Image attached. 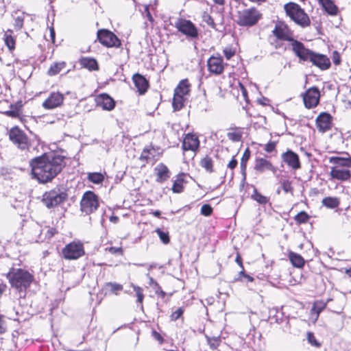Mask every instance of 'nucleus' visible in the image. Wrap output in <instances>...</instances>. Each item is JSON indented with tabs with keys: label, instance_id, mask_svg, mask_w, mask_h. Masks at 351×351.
<instances>
[{
	"label": "nucleus",
	"instance_id": "nucleus-26",
	"mask_svg": "<svg viewBox=\"0 0 351 351\" xmlns=\"http://www.w3.org/2000/svg\"><path fill=\"white\" fill-rule=\"evenodd\" d=\"M78 62L80 65L89 71H97L99 70V65L96 58L93 57H81Z\"/></svg>",
	"mask_w": 351,
	"mask_h": 351
},
{
	"label": "nucleus",
	"instance_id": "nucleus-17",
	"mask_svg": "<svg viewBox=\"0 0 351 351\" xmlns=\"http://www.w3.org/2000/svg\"><path fill=\"white\" fill-rule=\"evenodd\" d=\"M64 101V95L60 91H52L44 100L42 107L45 110H53L61 107Z\"/></svg>",
	"mask_w": 351,
	"mask_h": 351
},
{
	"label": "nucleus",
	"instance_id": "nucleus-62",
	"mask_svg": "<svg viewBox=\"0 0 351 351\" xmlns=\"http://www.w3.org/2000/svg\"><path fill=\"white\" fill-rule=\"evenodd\" d=\"M150 285L154 286L155 291H160L162 289L158 282L154 280L153 278L150 279Z\"/></svg>",
	"mask_w": 351,
	"mask_h": 351
},
{
	"label": "nucleus",
	"instance_id": "nucleus-24",
	"mask_svg": "<svg viewBox=\"0 0 351 351\" xmlns=\"http://www.w3.org/2000/svg\"><path fill=\"white\" fill-rule=\"evenodd\" d=\"M156 176V182L163 183L169 180L171 176V171L168 167L163 162L158 163L154 169Z\"/></svg>",
	"mask_w": 351,
	"mask_h": 351
},
{
	"label": "nucleus",
	"instance_id": "nucleus-5",
	"mask_svg": "<svg viewBox=\"0 0 351 351\" xmlns=\"http://www.w3.org/2000/svg\"><path fill=\"white\" fill-rule=\"evenodd\" d=\"M263 18V14L256 7L252 6L238 10L236 13L235 23L239 27H252L256 25Z\"/></svg>",
	"mask_w": 351,
	"mask_h": 351
},
{
	"label": "nucleus",
	"instance_id": "nucleus-53",
	"mask_svg": "<svg viewBox=\"0 0 351 351\" xmlns=\"http://www.w3.org/2000/svg\"><path fill=\"white\" fill-rule=\"evenodd\" d=\"M213 213V208L210 204H205L201 207L200 213L205 217H209L212 215Z\"/></svg>",
	"mask_w": 351,
	"mask_h": 351
},
{
	"label": "nucleus",
	"instance_id": "nucleus-28",
	"mask_svg": "<svg viewBox=\"0 0 351 351\" xmlns=\"http://www.w3.org/2000/svg\"><path fill=\"white\" fill-rule=\"evenodd\" d=\"M191 84L189 80L186 78L181 80L174 89L173 93H178L180 95L187 97L191 93Z\"/></svg>",
	"mask_w": 351,
	"mask_h": 351
},
{
	"label": "nucleus",
	"instance_id": "nucleus-50",
	"mask_svg": "<svg viewBox=\"0 0 351 351\" xmlns=\"http://www.w3.org/2000/svg\"><path fill=\"white\" fill-rule=\"evenodd\" d=\"M306 338L308 343H310L312 346L316 348L321 347V343L317 340L313 332H308L306 334Z\"/></svg>",
	"mask_w": 351,
	"mask_h": 351
},
{
	"label": "nucleus",
	"instance_id": "nucleus-36",
	"mask_svg": "<svg viewBox=\"0 0 351 351\" xmlns=\"http://www.w3.org/2000/svg\"><path fill=\"white\" fill-rule=\"evenodd\" d=\"M251 157V151L249 147H247L241 157V162H240V169H241V173L243 176V180L246 178L247 175V162L250 160Z\"/></svg>",
	"mask_w": 351,
	"mask_h": 351
},
{
	"label": "nucleus",
	"instance_id": "nucleus-49",
	"mask_svg": "<svg viewBox=\"0 0 351 351\" xmlns=\"http://www.w3.org/2000/svg\"><path fill=\"white\" fill-rule=\"evenodd\" d=\"M156 232L158 235L160 241L164 244H168L170 242L169 235V233L167 232H163L159 228H158L156 229Z\"/></svg>",
	"mask_w": 351,
	"mask_h": 351
},
{
	"label": "nucleus",
	"instance_id": "nucleus-8",
	"mask_svg": "<svg viewBox=\"0 0 351 351\" xmlns=\"http://www.w3.org/2000/svg\"><path fill=\"white\" fill-rule=\"evenodd\" d=\"M68 199L66 191L53 189L43 193L41 202L47 208H53L65 202Z\"/></svg>",
	"mask_w": 351,
	"mask_h": 351
},
{
	"label": "nucleus",
	"instance_id": "nucleus-40",
	"mask_svg": "<svg viewBox=\"0 0 351 351\" xmlns=\"http://www.w3.org/2000/svg\"><path fill=\"white\" fill-rule=\"evenodd\" d=\"M322 205L328 208H335L339 206L340 202L336 197H326L322 201Z\"/></svg>",
	"mask_w": 351,
	"mask_h": 351
},
{
	"label": "nucleus",
	"instance_id": "nucleus-33",
	"mask_svg": "<svg viewBox=\"0 0 351 351\" xmlns=\"http://www.w3.org/2000/svg\"><path fill=\"white\" fill-rule=\"evenodd\" d=\"M199 166L208 173L215 172L214 160L210 155L206 154L200 159Z\"/></svg>",
	"mask_w": 351,
	"mask_h": 351
},
{
	"label": "nucleus",
	"instance_id": "nucleus-43",
	"mask_svg": "<svg viewBox=\"0 0 351 351\" xmlns=\"http://www.w3.org/2000/svg\"><path fill=\"white\" fill-rule=\"evenodd\" d=\"M280 184L282 190L285 193H290L291 195L293 194L294 188L292 184V181L289 180V179L282 178L280 180Z\"/></svg>",
	"mask_w": 351,
	"mask_h": 351
},
{
	"label": "nucleus",
	"instance_id": "nucleus-7",
	"mask_svg": "<svg viewBox=\"0 0 351 351\" xmlns=\"http://www.w3.org/2000/svg\"><path fill=\"white\" fill-rule=\"evenodd\" d=\"M8 136L9 141L22 152H28L32 147V140L18 125L12 127L8 131Z\"/></svg>",
	"mask_w": 351,
	"mask_h": 351
},
{
	"label": "nucleus",
	"instance_id": "nucleus-38",
	"mask_svg": "<svg viewBox=\"0 0 351 351\" xmlns=\"http://www.w3.org/2000/svg\"><path fill=\"white\" fill-rule=\"evenodd\" d=\"M104 287L108 290L109 293L118 295L123 289V286L117 282H108L104 285Z\"/></svg>",
	"mask_w": 351,
	"mask_h": 351
},
{
	"label": "nucleus",
	"instance_id": "nucleus-10",
	"mask_svg": "<svg viewBox=\"0 0 351 351\" xmlns=\"http://www.w3.org/2000/svg\"><path fill=\"white\" fill-rule=\"evenodd\" d=\"M99 204V196L92 191H87L82 195L80 202V210L82 213L88 215L96 212Z\"/></svg>",
	"mask_w": 351,
	"mask_h": 351
},
{
	"label": "nucleus",
	"instance_id": "nucleus-45",
	"mask_svg": "<svg viewBox=\"0 0 351 351\" xmlns=\"http://www.w3.org/2000/svg\"><path fill=\"white\" fill-rule=\"evenodd\" d=\"M206 341L209 346V348L212 350H217L221 343V339L220 336L217 337H207L206 336Z\"/></svg>",
	"mask_w": 351,
	"mask_h": 351
},
{
	"label": "nucleus",
	"instance_id": "nucleus-55",
	"mask_svg": "<svg viewBox=\"0 0 351 351\" xmlns=\"http://www.w3.org/2000/svg\"><path fill=\"white\" fill-rule=\"evenodd\" d=\"M105 250L112 254H118V255H121V256H123V253H124L123 249L122 247H106L105 249Z\"/></svg>",
	"mask_w": 351,
	"mask_h": 351
},
{
	"label": "nucleus",
	"instance_id": "nucleus-42",
	"mask_svg": "<svg viewBox=\"0 0 351 351\" xmlns=\"http://www.w3.org/2000/svg\"><path fill=\"white\" fill-rule=\"evenodd\" d=\"M311 216L306 211H300L294 217L293 219L297 225L304 224L308 222Z\"/></svg>",
	"mask_w": 351,
	"mask_h": 351
},
{
	"label": "nucleus",
	"instance_id": "nucleus-48",
	"mask_svg": "<svg viewBox=\"0 0 351 351\" xmlns=\"http://www.w3.org/2000/svg\"><path fill=\"white\" fill-rule=\"evenodd\" d=\"M184 308L183 306L178 308L175 311L172 312L169 316L171 321L176 322L179 319H184L183 314Z\"/></svg>",
	"mask_w": 351,
	"mask_h": 351
},
{
	"label": "nucleus",
	"instance_id": "nucleus-41",
	"mask_svg": "<svg viewBox=\"0 0 351 351\" xmlns=\"http://www.w3.org/2000/svg\"><path fill=\"white\" fill-rule=\"evenodd\" d=\"M350 157L343 158L339 156H332L329 158V162L330 163L337 165L339 167H348Z\"/></svg>",
	"mask_w": 351,
	"mask_h": 351
},
{
	"label": "nucleus",
	"instance_id": "nucleus-32",
	"mask_svg": "<svg viewBox=\"0 0 351 351\" xmlns=\"http://www.w3.org/2000/svg\"><path fill=\"white\" fill-rule=\"evenodd\" d=\"M288 258L290 261L291 265L296 268L302 269L304 267L305 265L304 258L299 254L294 252L293 251H289L288 252Z\"/></svg>",
	"mask_w": 351,
	"mask_h": 351
},
{
	"label": "nucleus",
	"instance_id": "nucleus-61",
	"mask_svg": "<svg viewBox=\"0 0 351 351\" xmlns=\"http://www.w3.org/2000/svg\"><path fill=\"white\" fill-rule=\"evenodd\" d=\"M235 262L239 265L241 269H243V259L239 251L237 252Z\"/></svg>",
	"mask_w": 351,
	"mask_h": 351
},
{
	"label": "nucleus",
	"instance_id": "nucleus-21",
	"mask_svg": "<svg viewBox=\"0 0 351 351\" xmlns=\"http://www.w3.org/2000/svg\"><path fill=\"white\" fill-rule=\"evenodd\" d=\"M23 103L18 101L14 104H10V110L2 112L1 113L6 117L17 119L21 123H24L26 121L25 115L23 113Z\"/></svg>",
	"mask_w": 351,
	"mask_h": 351
},
{
	"label": "nucleus",
	"instance_id": "nucleus-6",
	"mask_svg": "<svg viewBox=\"0 0 351 351\" xmlns=\"http://www.w3.org/2000/svg\"><path fill=\"white\" fill-rule=\"evenodd\" d=\"M286 15L296 25L301 27H306L311 25L308 15L301 6L295 2H289L284 5Z\"/></svg>",
	"mask_w": 351,
	"mask_h": 351
},
{
	"label": "nucleus",
	"instance_id": "nucleus-12",
	"mask_svg": "<svg viewBox=\"0 0 351 351\" xmlns=\"http://www.w3.org/2000/svg\"><path fill=\"white\" fill-rule=\"evenodd\" d=\"M97 40L107 48H119L122 43L118 36L108 29H99L97 32Z\"/></svg>",
	"mask_w": 351,
	"mask_h": 351
},
{
	"label": "nucleus",
	"instance_id": "nucleus-58",
	"mask_svg": "<svg viewBox=\"0 0 351 351\" xmlns=\"http://www.w3.org/2000/svg\"><path fill=\"white\" fill-rule=\"evenodd\" d=\"M152 337L160 343L162 344L165 341L163 337L155 330L152 331Z\"/></svg>",
	"mask_w": 351,
	"mask_h": 351
},
{
	"label": "nucleus",
	"instance_id": "nucleus-46",
	"mask_svg": "<svg viewBox=\"0 0 351 351\" xmlns=\"http://www.w3.org/2000/svg\"><path fill=\"white\" fill-rule=\"evenodd\" d=\"M88 180L94 184H100L104 180V176L101 173L93 172L88 173Z\"/></svg>",
	"mask_w": 351,
	"mask_h": 351
},
{
	"label": "nucleus",
	"instance_id": "nucleus-29",
	"mask_svg": "<svg viewBox=\"0 0 351 351\" xmlns=\"http://www.w3.org/2000/svg\"><path fill=\"white\" fill-rule=\"evenodd\" d=\"M186 174L184 173H178L173 182L171 190L174 193H181L184 191Z\"/></svg>",
	"mask_w": 351,
	"mask_h": 351
},
{
	"label": "nucleus",
	"instance_id": "nucleus-15",
	"mask_svg": "<svg viewBox=\"0 0 351 351\" xmlns=\"http://www.w3.org/2000/svg\"><path fill=\"white\" fill-rule=\"evenodd\" d=\"M200 147V141L197 134L189 132L183 136L181 148L184 152H191L197 154Z\"/></svg>",
	"mask_w": 351,
	"mask_h": 351
},
{
	"label": "nucleus",
	"instance_id": "nucleus-18",
	"mask_svg": "<svg viewBox=\"0 0 351 351\" xmlns=\"http://www.w3.org/2000/svg\"><path fill=\"white\" fill-rule=\"evenodd\" d=\"M281 158L282 162L293 170H298L302 167L298 154L291 149H287L285 152L282 153Z\"/></svg>",
	"mask_w": 351,
	"mask_h": 351
},
{
	"label": "nucleus",
	"instance_id": "nucleus-57",
	"mask_svg": "<svg viewBox=\"0 0 351 351\" xmlns=\"http://www.w3.org/2000/svg\"><path fill=\"white\" fill-rule=\"evenodd\" d=\"M237 165L238 160L236 158V156H233L231 160L228 163L227 167L232 171V173H233V171L237 167Z\"/></svg>",
	"mask_w": 351,
	"mask_h": 351
},
{
	"label": "nucleus",
	"instance_id": "nucleus-34",
	"mask_svg": "<svg viewBox=\"0 0 351 351\" xmlns=\"http://www.w3.org/2000/svg\"><path fill=\"white\" fill-rule=\"evenodd\" d=\"M67 66L65 61L53 62L49 67L47 74L49 76H55L63 71Z\"/></svg>",
	"mask_w": 351,
	"mask_h": 351
},
{
	"label": "nucleus",
	"instance_id": "nucleus-16",
	"mask_svg": "<svg viewBox=\"0 0 351 351\" xmlns=\"http://www.w3.org/2000/svg\"><path fill=\"white\" fill-rule=\"evenodd\" d=\"M207 69L208 72L214 75H221L225 70L227 64L224 62L223 57L217 53L216 56H211L207 60Z\"/></svg>",
	"mask_w": 351,
	"mask_h": 351
},
{
	"label": "nucleus",
	"instance_id": "nucleus-4",
	"mask_svg": "<svg viewBox=\"0 0 351 351\" xmlns=\"http://www.w3.org/2000/svg\"><path fill=\"white\" fill-rule=\"evenodd\" d=\"M295 56L300 60L311 62L321 71L328 70L331 66L330 60L326 55L313 51L306 48L304 45L302 46Z\"/></svg>",
	"mask_w": 351,
	"mask_h": 351
},
{
	"label": "nucleus",
	"instance_id": "nucleus-22",
	"mask_svg": "<svg viewBox=\"0 0 351 351\" xmlns=\"http://www.w3.org/2000/svg\"><path fill=\"white\" fill-rule=\"evenodd\" d=\"M331 180L340 182H348L351 179V171L348 169H343L338 166L332 167L329 173Z\"/></svg>",
	"mask_w": 351,
	"mask_h": 351
},
{
	"label": "nucleus",
	"instance_id": "nucleus-27",
	"mask_svg": "<svg viewBox=\"0 0 351 351\" xmlns=\"http://www.w3.org/2000/svg\"><path fill=\"white\" fill-rule=\"evenodd\" d=\"M3 40L5 47L10 53H12L16 49V36L14 34V31L8 29L3 33Z\"/></svg>",
	"mask_w": 351,
	"mask_h": 351
},
{
	"label": "nucleus",
	"instance_id": "nucleus-47",
	"mask_svg": "<svg viewBox=\"0 0 351 351\" xmlns=\"http://www.w3.org/2000/svg\"><path fill=\"white\" fill-rule=\"evenodd\" d=\"M25 13H21L14 17V27L16 30H20L23 27L25 21Z\"/></svg>",
	"mask_w": 351,
	"mask_h": 351
},
{
	"label": "nucleus",
	"instance_id": "nucleus-52",
	"mask_svg": "<svg viewBox=\"0 0 351 351\" xmlns=\"http://www.w3.org/2000/svg\"><path fill=\"white\" fill-rule=\"evenodd\" d=\"M202 19H203V21L210 27H212L213 29L216 28V26H217L216 23H215L213 18L212 17V16L210 14H208L206 12H204V14L202 15Z\"/></svg>",
	"mask_w": 351,
	"mask_h": 351
},
{
	"label": "nucleus",
	"instance_id": "nucleus-1",
	"mask_svg": "<svg viewBox=\"0 0 351 351\" xmlns=\"http://www.w3.org/2000/svg\"><path fill=\"white\" fill-rule=\"evenodd\" d=\"M66 157L57 152L44 153L29 161L31 174L40 184L51 182L66 165Z\"/></svg>",
	"mask_w": 351,
	"mask_h": 351
},
{
	"label": "nucleus",
	"instance_id": "nucleus-54",
	"mask_svg": "<svg viewBox=\"0 0 351 351\" xmlns=\"http://www.w3.org/2000/svg\"><path fill=\"white\" fill-rule=\"evenodd\" d=\"M278 142L277 141H270L264 146V150L267 153H271L276 151V146H277Z\"/></svg>",
	"mask_w": 351,
	"mask_h": 351
},
{
	"label": "nucleus",
	"instance_id": "nucleus-37",
	"mask_svg": "<svg viewBox=\"0 0 351 351\" xmlns=\"http://www.w3.org/2000/svg\"><path fill=\"white\" fill-rule=\"evenodd\" d=\"M186 100L187 97L180 95L178 93H173L172 99V108L173 111H179L182 110L184 107Z\"/></svg>",
	"mask_w": 351,
	"mask_h": 351
},
{
	"label": "nucleus",
	"instance_id": "nucleus-31",
	"mask_svg": "<svg viewBox=\"0 0 351 351\" xmlns=\"http://www.w3.org/2000/svg\"><path fill=\"white\" fill-rule=\"evenodd\" d=\"M318 2L328 14L336 16L338 14V8L332 0H318Z\"/></svg>",
	"mask_w": 351,
	"mask_h": 351
},
{
	"label": "nucleus",
	"instance_id": "nucleus-20",
	"mask_svg": "<svg viewBox=\"0 0 351 351\" xmlns=\"http://www.w3.org/2000/svg\"><path fill=\"white\" fill-rule=\"evenodd\" d=\"M96 106L104 110L111 111L116 106V101L107 93H100L95 96Z\"/></svg>",
	"mask_w": 351,
	"mask_h": 351
},
{
	"label": "nucleus",
	"instance_id": "nucleus-39",
	"mask_svg": "<svg viewBox=\"0 0 351 351\" xmlns=\"http://www.w3.org/2000/svg\"><path fill=\"white\" fill-rule=\"evenodd\" d=\"M251 198L261 205H265L269 202L270 198L265 195H263L258 191L256 188H254L253 193L251 195Z\"/></svg>",
	"mask_w": 351,
	"mask_h": 351
},
{
	"label": "nucleus",
	"instance_id": "nucleus-23",
	"mask_svg": "<svg viewBox=\"0 0 351 351\" xmlns=\"http://www.w3.org/2000/svg\"><path fill=\"white\" fill-rule=\"evenodd\" d=\"M132 82L137 89L138 95H145L149 88V82L143 75L136 73L132 77Z\"/></svg>",
	"mask_w": 351,
	"mask_h": 351
},
{
	"label": "nucleus",
	"instance_id": "nucleus-64",
	"mask_svg": "<svg viewBox=\"0 0 351 351\" xmlns=\"http://www.w3.org/2000/svg\"><path fill=\"white\" fill-rule=\"evenodd\" d=\"M7 289V285L3 280H0V295H1Z\"/></svg>",
	"mask_w": 351,
	"mask_h": 351
},
{
	"label": "nucleus",
	"instance_id": "nucleus-25",
	"mask_svg": "<svg viewBox=\"0 0 351 351\" xmlns=\"http://www.w3.org/2000/svg\"><path fill=\"white\" fill-rule=\"evenodd\" d=\"M254 169L256 171L262 173L265 171H276V167L272 162L265 158H256L254 162Z\"/></svg>",
	"mask_w": 351,
	"mask_h": 351
},
{
	"label": "nucleus",
	"instance_id": "nucleus-11",
	"mask_svg": "<svg viewBox=\"0 0 351 351\" xmlns=\"http://www.w3.org/2000/svg\"><path fill=\"white\" fill-rule=\"evenodd\" d=\"M162 155L163 149L160 146L150 143L143 148L138 159L143 162V166L149 163L154 165Z\"/></svg>",
	"mask_w": 351,
	"mask_h": 351
},
{
	"label": "nucleus",
	"instance_id": "nucleus-2",
	"mask_svg": "<svg viewBox=\"0 0 351 351\" xmlns=\"http://www.w3.org/2000/svg\"><path fill=\"white\" fill-rule=\"evenodd\" d=\"M12 288L17 292H25L34 280V276L29 271L22 268L12 267L6 274Z\"/></svg>",
	"mask_w": 351,
	"mask_h": 351
},
{
	"label": "nucleus",
	"instance_id": "nucleus-35",
	"mask_svg": "<svg viewBox=\"0 0 351 351\" xmlns=\"http://www.w3.org/2000/svg\"><path fill=\"white\" fill-rule=\"evenodd\" d=\"M243 128L239 127L230 128L227 133L229 140L232 142H239L242 140Z\"/></svg>",
	"mask_w": 351,
	"mask_h": 351
},
{
	"label": "nucleus",
	"instance_id": "nucleus-13",
	"mask_svg": "<svg viewBox=\"0 0 351 351\" xmlns=\"http://www.w3.org/2000/svg\"><path fill=\"white\" fill-rule=\"evenodd\" d=\"M301 95L306 109L315 108L319 104L321 93L317 86H314L307 88Z\"/></svg>",
	"mask_w": 351,
	"mask_h": 351
},
{
	"label": "nucleus",
	"instance_id": "nucleus-19",
	"mask_svg": "<svg viewBox=\"0 0 351 351\" xmlns=\"http://www.w3.org/2000/svg\"><path fill=\"white\" fill-rule=\"evenodd\" d=\"M315 125L319 132L325 133L332 127V117L328 112H321L315 119Z\"/></svg>",
	"mask_w": 351,
	"mask_h": 351
},
{
	"label": "nucleus",
	"instance_id": "nucleus-30",
	"mask_svg": "<svg viewBox=\"0 0 351 351\" xmlns=\"http://www.w3.org/2000/svg\"><path fill=\"white\" fill-rule=\"evenodd\" d=\"M326 307V303L322 300H316L313 302L310 311V315L313 319L314 323L317 322L321 312Z\"/></svg>",
	"mask_w": 351,
	"mask_h": 351
},
{
	"label": "nucleus",
	"instance_id": "nucleus-3",
	"mask_svg": "<svg viewBox=\"0 0 351 351\" xmlns=\"http://www.w3.org/2000/svg\"><path fill=\"white\" fill-rule=\"evenodd\" d=\"M271 33L276 41L289 43L295 55L304 45L295 38L294 31L284 21H277Z\"/></svg>",
	"mask_w": 351,
	"mask_h": 351
},
{
	"label": "nucleus",
	"instance_id": "nucleus-56",
	"mask_svg": "<svg viewBox=\"0 0 351 351\" xmlns=\"http://www.w3.org/2000/svg\"><path fill=\"white\" fill-rule=\"evenodd\" d=\"M332 60L335 66H339L341 63V56L339 52L337 50L332 51Z\"/></svg>",
	"mask_w": 351,
	"mask_h": 351
},
{
	"label": "nucleus",
	"instance_id": "nucleus-44",
	"mask_svg": "<svg viewBox=\"0 0 351 351\" xmlns=\"http://www.w3.org/2000/svg\"><path fill=\"white\" fill-rule=\"evenodd\" d=\"M130 286L135 292V295L136 297V303L139 304L141 306H143V303L145 298L143 288L133 283H132Z\"/></svg>",
	"mask_w": 351,
	"mask_h": 351
},
{
	"label": "nucleus",
	"instance_id": "nucleus-60",
	"mask_svg": "<svg viewBox=\"0 0 351 351\" xmlns=\"http://www.w3.org/2000/svg\"><path fill=\"white\" fill-rule=\"evenodd\" d=\"M6 331V324L4 316L0 313V335L3 334Z\"/></svg>",
	"mask_w": 351,
	"mask_h": 351
},
{
	"label": "nucleus",
	"instance_id": "nucleus-9",
	"mask_svg": "<svg viewBox=\"0 0 351 351\" xmlns=\"http://www.w3.org/2000/svg\"><path fill=\"white\" fill-rule=\"evenodd\" d=\"M85 254L84 243L80 240H73L61 250L62 258L67 261L77 260L84 256Z\"/></svg>",
	"mask_w": 351,
	"mask_h": 351
},
{
	"label": "nucleus",
	"instance_id": "nucleus-51",
	"mask_svg": "<svg viewBox=\"0 0 351 351\" xmlns=\"http://www.w3.org/2000/svg\"><path fill=\"white\" fill-rule=\"evenodd\" d=\"M223 55L227 60H230L236 54V49L232 46H228L223 49Z\"/></svg>",
	"mask_w": 351,
	"mask_h": 351
},
{
	"label": "nucleus",
	"instance_id": "nucleus-59",
	"mask_svg": "<svg viewBox=\"0 0 351 351\" xmlns=\"http://www.w3.org/2000/svg\"><path fill=\"white\" fill-rule=\"evenodd\" d=\"M58 233V231L57 228L51 227V228H49L47 230L45 236L48 239H51L53 237H54Z\"/></svg>",
	"mask_w": 351,
	"mask_h": 351
},
{
	"label": "nucleus",
	"instance_id": "nucleus-63",
	"mask_svg": "<svg viewBox=\"0 0 351 351\" xmlns=\"http://www.w3.org/2000/svg\"><path fill=\"white\" fill-rule=\"evenodd\" d=\"M155 294L161 299H165V297L167 295V293L164 291L162 289L160 291H154Z\"/></svg>",
	"mask_w": 351,
	"mask_h": 351
},
{
	"label": "nucleus",
	"instance_id": "nucleus-14",
	"mask_svg": "<svg viewBox=\"0 0 351 351\" xmlns=\"http://www.w3.org/2000/svg\"><path fill=\"white\" fill-rule=\"evenodd\" d=\"M175 27L188 38L195 39L199 36L198 29L190 20L178 19L175 23Z\"/></svg>",
	"mask_w": 351,
	"mask_h": 351
}]
</instances>
